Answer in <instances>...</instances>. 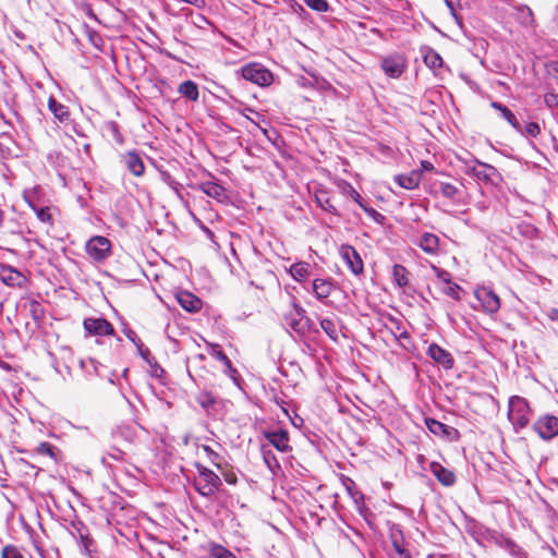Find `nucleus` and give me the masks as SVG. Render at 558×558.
Here are the masks:
<instances>
[{
  "instance_id": "nucleus-25",
  "label": "nucleus",
  "mask_w": 558,
  "mask_h": 558,
  "mask_svg": "<svg viewBox=\"0 0 558 558\" xmlns=\"http://www.w3.org/2000/svg\"><path fill=\"white\" fill-rule=\"evenodd\" d=\"M490 106L499 111L501 118L505 119L515 131L521 130L520 121L508 107L498 101H493Z\"/></svg>"
},
{
  "instance_id": "nucleus-18",
  "label": "nucleus",
  "mask_w": 558,
  "mask_h": 558,
  "mask_svg": "<svg viewBox=\"0 0 558 558\" xmlns=\"http://www.w3.org/2000/svg\"><path fill=\"white\" fill-rule=\"evenodd\" d=\"M476 163H477V167L474 166L472 168H469V170L466 172L469 174L474 175L476 179H478L481 181L492 182L493 177L497 173L496 168L490 165L481 162V161H476Z\"/></svg>"
},
{
  "instance_id": "nucleus-29",
  "label": "nucleus",
  "mask_w": 558,
  "mask_h": 558,
  "mask_svg": "<svg viewBox=\"0 0 558 558\" xmlns=\"http://www.w3.org/2000/svg\"><path fill=\"white\" fill-rule=\"evenodd\" d=\"M35 452L41 456H48L54 462H59L61 459V451L53 445L47 441L40 442L36 448Z\"/></svg>"
},
{
  "instance_id": "nucleus-13",
  "label": "nucleus",
  "mask_w": 558,
  "mask_h": 558,
  "mask_svg": "<svg viewBox=\"0 0 558 558\" xmlns=\"http://www.w3.org/2000/svg\"><path fill=\"white\" fill-rule=\"evenodd\" d=\"M264 437L280 452H290L292 447L289 444V433L286 429L266 430Z\"/></svg>"
},
{
  "instance_id": "nucleus-32",
  "label": "nucleus",
  "mask_w": 558,
  "mask_h": 558,
  "mask_svg": "<svg viewBox=\"0 0 558 558\" xmlns=\"http://www.w3.org/2000/svg\"><path fill=\"white\" fill-rule=\"evenodd\" d=\"M439 190L444 197L458 202L460 199L461 191L458 186L448 183V182H440L439 183Z\"/></svg>"
},
{
  "instance_id": "nucleus-19",
  "label": "nucleus",
  "mask_w": 558,
  "mask_h": 558,
  "mask_svg": "<svg viewBox=\"0 0 558 558\" xmlns=\"http://www.w3.org/2000/svg\"><path fill=\"white\" fill-rule=\"evenodd\" d=\"M48 109L52 112L53 117L63 124H68L71 120L69 108L59 102L54 97L50 96L48 99Z\"/></svg>"
},
{
  "instance_id": "nucleus-55",
  "label": "nucleus",
  "mask_w": 558,
  "mask_h": 558,
  "mask_svg": "<svg viewBox=\"0 0 558 558\" xmlns=\"http://www.w3.org/2000/svg\"><path fill=\"white\" fill-rule=\"evenodd\" d=\"M151 376L160 378L165 371L158 365V363L153 359L151 361Z\"/></svg>"
},
{
  "instance_id": "nucleus-2",
  "label": "nucleus",
  "mask_w": 558,
  "mask_h": 558,
  "mask_svg": "<svg viewBox=\"0 0 558 558\" xmlns=\"http://www.w3.org/2000/svg\"><path fill=\"white\" fill-rule=\"evenodd\" d=\"M508 417L515 428H524L530 422V407L527 401L519 396L509 400Z\"/></svg>"
},
{
  "instance_id": "nucleus-57",
  "label": "nucleus",
  "mask_w": 558,
  "mask_h": 558,
  "mask_svg": "<svg viewBox=\"0 0 558 558\" xmlns=\"http://www.w3.org/2000/svg\"><path fill=\"white\" fill-rule=\"evenodd\" d=\"M547 317L553 322H558V308H549L547 311Z\"/></svg>"
},
{
  "instance_id": "nucleus-49",
  "label": "nucleus",
  "mask_w": 558,
  "mask_h": 558,
  "mask_svg": "<svg viewBox=\"0 0 558 558\" xmlns=\"http://www.w3.org/2000/svg\"><path fill=\"white\" fill-rule=\"evenodd\" d=\"M544 102L545 105L553 109V108H557L558 109V94L556 93H547L544 95Z\"/></svg>"
},
{
  "instance_id": "nucleus-56",
  "label": "nucleus",
  "mask_w": 558,
  "mask_h": 558,
  "mask_svg": "<svg viewBox=\"0 0 558 558\" xmlns=\"http://www.w3.org/2000/svg\"><path fill=\"white\" fill-rule=\"evenodd\" d=\"M225 365V373L229 375L233 380H235V375L238 374L236 369L233 367L230 359L227 363H223Z\"/></svg>"
},
{
  "instance_id": "nucleus-23",
  "label": "nucleus",
  "mask_w": 558,
  "mask_h": 558,
  "mask_svg": "<svg viewBox=\"0 0 558 558\" xmlns=\"http://www.w3.org/2000/svg\"><path fill=\"white\" fill-rule=\"evenodd\" d=\"M124 163L129 171L136 177L144 174L145 166L138 154L129 151L123 156Z\"/></svg>"
},
{
  "instance_id": "nucleus-17",
  "label": "nucleus",
  "mask_w": 558,
  "mask_h": 558,
  "mask_svg": "<svg viewBox=\"0 0 558 558\" xmlns=\"http://www.w3.org/2000/svg\"><path fill=\"white\" fill-rule=\"evenodd\" d=\"M417 246L428 255H437L439 253L440 240L438 235L432 232H424L416 241Z\"/></svg>"
},
{
  "instance_id": "nucleus-11",
  "label": "nucleus",
  "mask_w": 558,
  "mask_h": 558,
  "mask_svg": "<svg viewBox=\"0 0 558 558\" xmlns=\"http://www.w3.org/2000/svg\"><path fill=\"white\" fill-rule=\"evenodd\" d=\"M85 331L95 336H112L114 335L113 326L105 318H85L83 322Z\"/></svg>"
},
{
  "instance_id": "nucleus-39",
  "label": "nucleus",
  "mask_w": 558,
  "mask_h": 558,
  "mask_svg": "<svg viewBox=\"0 0 558 558\" xmlns=\"http://www.w3.org/2000/svg\"><path fill=\"white\" fill-rule=\"evenodd\" d=\"M315 197H316L317 204L319 205V207L322 209H324L325 211L335 214V215L337 214L336 207L331 204L329 197L327 196V194L325 192L316 194Z\"/></svg>"
},
{
  "instance_id": "nucleus-44",
  "label": "nucleus",
  "mask_w": 558,
  "mask_h": 558,
  "mask_svg": "<svg viewBox=\"0 0 558 558\" xmlns=\"http://www.w3.org/2000/svg\"><path fill=\"white\" fill-rule=\"evenodd\" d=\"M202 448L208 460L217 468H220V456L207 445H204Z\"/></svg>"
},
{
  "instance_id": "nucleus-10",
  "label": "nucleus",
  "mask_w": 558,
  "mask_h": 558,
  "mask_svg": "<svg viewBox=\"0 0 558 558\" xmlns=\"http://www.w3.org/2000/svg\"><path fill=\"white\" fill-rule=\"evenodd\" d=\"M340 255L352 274L361 275L364 271L363 260L353 246L349 244L341 245Z\"/></svg>"
},
{
  "instance_id": "nucleus-64",
  "label": "nucleus",
  "mask_w": 558,
  "mask_h": 558,
  "mask_svg": "<svg viewBox=\"0 0 558 558\" xmlns=\"http://www.w3.org/2000/svg\"><path fill=\"white\" fill-rule=\"evenodd\" d=\"M195 359L203 361V360H205V356H204V354H197V355H195Z\"/></svg>"
},
{
  "instance_id": "nucleus-27",
  "label": "nucleus",
  "mask_w": 558,
  "mask_h": 558,
  "mask_svg": "<svg viewBox=\"0 0 558 558\" xmlns=\"http://www.w3.org/2000/svg\"><path fill=\"white\" fill-rule=\"evenodd\" d=\"M395 181L403 189L413 190L417 187L421 182V173L412 171L409 174H399L395 178Z\"/></svg>"
},
{
  "instance_id": "nucleus-42",
  "label": "nucleus",
  "mask_w": 558,
  "mask_h": 558,
  "mask_svg": "<svg viewBox=\"0 0 558 558\" xmlns=\"http://www.w3.org/2000/svg\"><path fill=\"white\" fill-rule=\"evenodd\" d=\"M1 558H24L22 553L14 545H7L2 548Z\"/></svg>"
},
{
  "instance_id": "nucleus-38",
  "label": "nucleus",
  "mask_w": 558,
  "mask_h": 558,
  "mask_svg": "<svg viewBox=\"0 0 558 558\" xmlns=\"http://www.w3.org/2000/svg\"><path fill=\"white\" fill-rule=\"evenodd\" d=\"M517 132L525 137L535 138L541 133V128L536 122H527L524 125L521 124V130Z\"/></svg>"
},
{
  "instance_id": "nucleus-16",
  "label": "nucleus",
  "mask_w": 558,
  "mask_h": 558,
  "mask_svg": "<svg viewBox=\"0 0 558 558\" xmlns=\"http://www.w3.org/2000/svg\"><path fill=\"white\" fill-rule=\"evenodd\" d=\"M302 313L305 310L296 303H293V312L284 315L286 325L292 330L295 336L302 339Z\"/></svg>"
},
{
  "instance_id": "nucleus-14",
  "label": "nucleus",
  "mask_w": 558,
  "mask_h": 558,
  "mask_svg": "<svg viewBox=\"0 0 558 558\" xmlns=\"http://www.w3.org/2000/svg\"><path fill=\"white\" fill-rule=\"evenodd\" d=\"M427 355L445 369H451L454 365L452 354L436 343L429 344Z\"/></svg>"
},
{
  "instance_id": "nucleus-45",
  "label": "nucleus",
  "mask_w": 558,
  "mask_h": 558,
  "mask_svg": "<svg viewBox=\"0 0 558 558\" xmlns=\"http://www.w3.org/2000/svg\"><path fill=\"white\" fill-rule=\"evenodd\" d=\"M37 218L45 223H51V215L48 207H34Z\"/></svg>"
},
{
  "instance_id": "nucleus-43",
  "label": "nucleus",
  "mask_w": 558,
  "mask_h": 558,
  "mask_svg": "<svg viewBox=\"0 0 558 558\" xmlns=\"http://www.w3.org/2000/svg\"><path fill=\"white\" fill-rule=\"evenodd\" d=\"M209 354L222 363H227L229 357L222 352L217 343H209Z\"/></svg>"
},
{
  "instance_id": "nucleus-51",
  "label": "nucleus",
  "mask_w": 558,
  "mask_h": 558,
  "mask_svg": "<svg viewBox=\"0 0 558 558\" xmlns=\"http://www.w3.org/2000/svg\"><path fill=\"white\" fill-rule=\"evenodd\" d=\"M137 349L138 354L149 364L151 365L153 359H150V351L148 348H146L143 342H140L137 345H135Z\"/></svg>"
},
{
  "instance_id": "nucleus-48",
  "label": "nucleus",
  "mask_w": 558,
  "mask_h": 558,
  "mask_svg": "<svg viewBox=\"0 0 558 558\" xmlns=\"http://www.w3.org/2000/svg\"><path fill=\"white\" fill-rule=\"evenodd\" d=\"M446 284H447V288L445 289V293L454 300H459L460 299V295H459L460 286L452 281H450V283H446Z\"/></svg>"
},
{
  "instance_id": "nucleus-24",
  "label": "nucleus",
  "mask_w": 558,
  "mask_h": 558,
  "mask_svg": "<svg viewBox=\"0 0 558 558\" xmlns=\"http://www.w3.org/2000/svg\"><path fill=\"white\" fill-rule=\"evenodd\" d=\"M199 190L218 202H223L227 198L226 189L216 182H203L199 185Z\"/></svg>"
},
{
  "instance_id": "nucleus-59",
  "label": "nucleus",
  "mask_w": 558,
  "mask_h": 558,
  "mask_svg": "<svg viewBox=\"0 0 558 558\" xmlns=\"http://www.w3.org/2000/svg\"><path fill=\"white\" fill-rule=\"evenodd\" d=\"M447 4V7L449 8L451 14L453 16H456L454 14V9H456V4L459 2V0H444Z\"/></svg>"
},
{
  "instance_id": "nucleus-60",
  "label": "nucleus",
  "mask_w": 558,
  "mask_h": 558,
  "mask_svg": "<svg viewBox=\"0 0 558 558\" xmlns=\"http://www.w3.org/2000/svg\"><path fill=\"white\" fill-rule=\"evenodd\" d=\"M421 166H422V168H423L424 170H426V171H432V170L434 169L433 163H432V162H429V161H427V160H423V161L421 162Z\"/></svg>"
},
{
  "instance_id": "nucleus-36",
  "label": "nucleus",
  "mask_w": 558,
  "mask_h": 558,
  "mask_svg": "<svg viewBox=\"0 0 558 558\" xmlns=\"http://www.w3.org/2000/svg\"><path fill=\"white\" fill-rule=\"evenodd\" d=\"M160 177L161 180L178 195V197L182 198L181 190L183 189V185L178 182L168 171H160Z\"/></svg>"
},
{
  "instance_id": "nucleus-3",
  "label": "nucleus",
  "mask_w": 558,
  "mask_h": 558,
  "mask_svg": "<svg viewBox=\"0 0 558 558\" xmlns=\"http://www.w3.org/2000/svg\"><path fill=\"white\" fill-rule=\"evenodd\" d=\"M241 73L244 80L263 87L270 85L274 80L272 73L258 63L244 65Z\"/></svg>"
},
{
  "instance_id": "nucleus-53",
  "label": "nucleus",
  "mask_w": 558,
  "mask_h": 558,
  "mask_svg": "<svg viewBox=\"0 0 558 558\" xmlns=\"http://www.w3.org/2000/svg\"><path fill=\"white\" fill-rule=\"evenodd\" d=\"M123 332L125 337L134 343V345H137L140 342H142V340L137 337L136 332L131 328L124 327Z\"/></svg>"
},
{
  "instance_id": "nucleus-6",
  "label": "nucleus",
  "mask_w": 558,
  "mask_h": 558,
  "mask_svg": "<svg viewBox=\"0 0 558 558\" xmlns=\"http://www.w3.org/2000/svg\"><path fill=\"white\" fill-rule=\"evenodd\" d=\"M475 296L481 303L484 312L487 314H495L500 308L499 296L487 287H480L475 290Z\"/></svg>"
},
{
  "instance_id": "nucleus-41",
  "label": "nucleus",
  "mask_w": 558,
  "mask_h": 558,
  "mask_svg": "<svg viewBox=\"0 0 558 558\" xmlns=\"http://www.w3.org/2000/svg\"><path fill=\"white\" fill-rule=\"evenodd\" d=\"M304 3L314 11L327 12L329 4L326 0H303Z\"/></svg>"
},
{
  "instance_id": "nucleus-21",
  "label": "nucleus",
  "mask_w": 558,
  "mask_h": 558,
  "mask_svg": "<svg viewBox=\"0 0 558 558\" xmlns=\"http://www.w3.org/2000/svg\"><path fill=\"white\" fill-rule=\"evenodd\" d=\"M430 472L445 486H452L456 482L454 473L438 462L430 463Z\"/></svg>"
},
{
  "instance_id": "nucleus-62",
  "label": "nucleus",
  "mask_w": 558,
  "mask_h": 558,
  "mask_svg": "<svg viewBox=\"0 0 558 558\" xmlns=\"http://www.w3.org/2000/svg\"><path fill=\"white\" fill-rule=\"evenodd\" d=\"M110 125H111V129H112L113 133L119 135L118 125L114 122H112Z\"/></svg>"
},
{
  "instance_id": "nucleus-28",
  "label": "nucleus",
  "mask_w": 558,
  "mask_h": 558,
  "mask_svg": "<svg viewBox=\"0 0 558 558\" xmlns=\"http://www.w3.org/2000/svg\"><path fill=\"white\" fill-rule=\"evenodd\" d=\"M178 92L192 101H197L199 97L198 86L193 81H184L179 85Z\"/></svg>"
},
{
  "instance_id": "nucleus-52",
  "label": "nucleus",
  "mask_w": 558,
  "mask_h": 558,
  "mask_svg": "<svg viewBox=\"0 0 558 558\" xmlns=\"http://www.w3.org/2000/svg\"><path fill=\"white\" fill-rule=\"evenodd\" d=\"M433 269L435 270L436 272V276L444 282V283H450L451 280V276L448 271L444 270V269H440L438 267H433Z\"/></svg>"
},
{
  "instance_id": "nucleus-58",
  "label": "nucleus",
  "mask_w": 558,
  "mask_h": 558,
  "mask_svg": "<svg viewBox=\"0 0 558 558\" xmlns=\"http://www.w3.org/2000/svg\"><path fill=\"white\" fill-rule=\"evenodd\" d=\"M89 364L95 372H97V362L93 359H89L88 361H81V366L85 368Z\"/></svg>"
},
{
  "instance_id": "nucleus-61",
  "label": "nucleus",
  "mask_w": 558,
  "mask_h": 558,
  "mask_svg": "<svg viewBox=\"0 0 558 558\" xmlns=\"http://www.w3.org/2000/svg\"><path fill=\"white\" fill-rule=\"evenodd\" d=\"M291 9L295 12L303 11V7L294 0H291Z\"/></svg>"
},
{
  "instance_id": "nucleus-8",
  "label": "nucleus",
  "mask_w": 558,
  "mask_h": 558,
  "mask_svg": "<svg viewBox=\"0 0 558 558\" xmlns=\"http://www.w3.org/2000/svg\"><path fill=\"white\" fill-rule=\"evenodd\" d=\"M389 539L393 549L390 558H411L410 551L405 548L403 532L399 525L390 526Z\"/></svg>"
},
{
  "instance_id": "nucleus-1",
  "label": "nucleus",
  "mask_w": 558,
  "mask_h": 558,
  "mask_svg": "<svg viewBox=\"0 0 558 558\" xmlns=\"http://www.w3.org/2000/svg\"><path fill=\"white\" fill-rule=\"evenodd\" d=\"M198 476L194 481L195 489L205 497L213 496L221 485L220 477L211 470L197 465Z\"/></svg>"
},
{
  "instance_id": "nucleus-30",
  "label": "nucleus",
  "mask_w": 558,
  "mask_h": 558,
  "mask_svg": "<svg viewBox=\"0 0 558 558\" xmlns=\"http://www.w3.org/2000/svg\"><path fill=\"white\" fill-rule=\"evenodd\" d=\"M289 271L294 280L302 281L310 276L311 265L306 262H299L292 264Z\"/></svg>"
},
{
  "instance_id": "nucleus-31",
  "label": "nucleus",
  "mask_w": 558,
  "mask_h": 558,
  "mask_svg": "<svg viewBox=\"0 0 558 558\" xmlns=\"http://www.w3.org/2000/svg\"><path fill=\"white\" fill-rule=\"evenodd\" d=\"M392 277H393V281L400 288H405L409 284V271L402 265L397 264L393 266Z\"/></svg>"
},
{
  "instance_id": "nucleus-33",
  "label": "nucleus",
  "mask_w": 558,
  "mask_h": 558,
  "mask_svg": "<svg viewBox=\"0 0 558 558\" xmlns=\"http://www.w3.org/2000/svg\"><path fill=\"white\" fill-rule=\"evenodd\" d=\"M208 556L209 558H236L229 549L216 543L208 545Z\"/></svg>"
},
{
  "instance_id": "nucleus-20",
  "label": "nucleus",
  "mask_w": 558,
  "mask_h": 558,
  "mask_svg": "<svg viewBox=\"0 0 558 558\" xmlns=\"http://www.w3.org/2000/svg\"><path fill=\"white\" fill-rule=\"evenodd\" d=\"M177 300L179 304L187 312L196 313L202 308L201 299L187 291L178 293Z\"/></svg>"
},
{
  "instance_id": "nucleus-9",
  "label": "nucleus",
  "mask_w": 558,
  "mask_h": 558,
  "mask_svg": "<svg viewBox=\"0 0 558 558\" xmlns=\"http://www.w3.org/2000/svg\"><path fill=\"white\" fill-rule=\"evenodd\" d=\"M489 541H492L498 547L507 550L514 558H525L526 554L524 550L511 538L506 535L493 531L489 533Z\"/></svg>"
},
{
  "instance_id": "nucleus-7",
  "label": "nucleus",
  "mask_w": 558,
  "mask_h": 558,
  "mask_svg": "<svg viewBox=\"0 0 558 558\" xmlns=\"http://www.w3.org/2000/svg\"><path fill=\"white\" fill-rule=\"evenodd\" d=\"M425 424L432 434L445 440L458 441L460 438V433L457 428L446 425L435 418H425Z\"/></svg>"
},
{
  "instance_id": "nucleus-46",
  "label": "nucleus",
  "mask_w": 558,
  "mask_h": 558,
  "mask_svg": "<svg viewBox=\"0 0 558 558\" xmlns=\"http://www.w3.org/2000/svg\"><path fill=\"white\" fill-rule=\"evenodd\" d=\"M302 339L311 331H317L315 329V325L313 320L305 315V313H302Z\"/></svg>"
},
{
  "instance_id": "nucleus-22",
  "label": "nucleus",
  "mask_w": 558,
  "mask_h": 558,
  "mask_svg": "<svg viewBox=\"0 0 558 558\" xmlns=\"http://www.w3.org/2000/svg\"><path fill=\"white\" fill-rule=\"evenodd\" d=\"M196 401L207 415H213L219 403V399L207 390L199 391L196 396Z\"/></svg>"
},
{
  "instance_id": "nucleus-4",
  "label": "nucleus",
  "mask_w": 558,
  "mask_h": 558,
  "mask_svg": "<svg viewBox=\"0 0 558 558\" xmlns=\"http://www.w3.org/2000/svg\"><path fill=\"white\" fill-rule=\"evenodd\" d=\"M533 430L544 440H550L558 435V417L550 414L539 416L533 424Z\"/></svg>"
},
{
  "instance_id": "nucleus-26",
  "label": "nucleus",
  "mask_w": 558,
  "mask_h": 558,
  "mask_svg": "<svg viewBox=\"0 0 558 558\" xmlns=\"http://www.w3.org/2000/svg\"><path fill=\"white\" fill-rule=\"evenodd\" d=\"M332 288V282L327 279L318 278L312 283L313 292L318 300L327 299L330 295Z\"/></svg>"
},
{
  "instance_id": "nucleus-15",
  "label": "nucleus",
  "mask_w": 558,
  "mask_h": 558,
  "mask_svg": "<svg viewBox=\"0 0 558 558\" xmlns=\"http://www.w3.org/2000/svg\"><path fill=\"white\" fill-rule=\"evenodd\" d=\"M0 280L8 287L22 288L26 281V278L16 268L7 265H0Z\"/></svg>"
},
{
  "instance_id": "nucleus-47",
  "label": "nucleus",
  "mask_w": 558,
  "mask_h": 558,
  "mask_svg": "<svg viewBox=\"0 0 558 558\" xmlns=\"http://www.w3.org/2000/svg\"><path fill=\"white\" fill-rule=\"evenodd\" d=\"M191 23L198 28H205L206 25H209V20L203 14L196 13L195 15H191Z\"/></svg>"
},
{
  "instance_id": "nucleus-37",
  "label": "nucleus",
  "mask_w": 558,
  "mask_h": 558,
  "mask_svg": "<svg viewBox=\"0 0 558 558\" xmlns=\"http://www.w3.org/2000/svg\"><path fill=\"white\" fill-rule=\"evenodd\" d=\"M263 460L266 463L267 468L275 473L277 469L280 468L279 462L276 456L272 453L270 449H267L266 446H262Z\"/></svg>"
},
{
  "instance_id": "nucleus-40",
  "label": "nucleus",
  "mask_w": 558,
  "mask_h": 558,
  "mask_svg": "<svg viewBox=\"0 0 558 558\" xmlns=\"http://www.w3.org/2000/svg\"><path fill=\"white\" fill-rule=\"evenodd\" d=\"M424 62L430 69H438L442 65L441 57L434 50H429L424 56Z\"/></svg>"
},
{
  "instance_id": "nucleus-35",
  "label": "nucleus",
  "mask_w": 558,
  "mask_h": 558,
  "mask_svg": "<svg viewBox=\"0 0 558 558\" xmlns=\"http://www.w3.org/2000/svg\"><path fill=\"white\" fill-rule=\"evenodd\" d=\"M320 327L330 339L335 341L338 339L337 323L333 318L327 317L320 319Z\"/></svg>"
},
{
  "instance_id": "nucleus-5",
  "label": "nucleus",
  "mask_w": 558,
  "mask_h": 558,
  "mask_svg": "<svg viewBox=\"0 0 558 558\" xmlns=\"http://www.w3.org/2000/svg\"><path fill=\"white\" fill-rule=\"evenodd\" d=\"M111 243L101 235L92 238L86 243V252L96 262L105 260L110 255Z\"/></svg>"
},
{
  "instance_id": "nucleus-12",
  "label": "nucleus",
  "mask_w": 558,
  "mask_h": 558,
  "mask_svg": "<svg viewBox=\"0 0 558 558\" xmlns=\"http://www.w3.org/2000/svg\"><path fill=\"white\" fill-rule=\"evenodd\" d=\"M407 66L405 59L401 54L388 56L381 61V69L391 78L400 77Z\"/></svg>"
},
{
  "instance_id": "nucleus-50",
  "label": "nucleus",
  "mask_w": 558,
  "mask_h": 558,
  "mask_svg": "<svg viewBox=\"0 0 558 558\" xmlns=\"http://www.w3.org/2000/svg\"><path fill=\"white\" fill-rule=\"evenodd\" d=\"M368 217H371L374 221L376 222H381L384 220V216L378 213L376 209H374L373 207H368L367 205L363 206L362 208Z\"/></svg>"
},
{
  "instance_id": "nucleus-54",
  "label": "nucleus",
  "mask_w": 558,
  "mask_h": 558,
  "mask_svg": "<svg viewBox=\"0 0 558 558\" xmlns=\"http://www.w3.org/2000/svg\"><path fill=\"white\" fill-rule=\"evenodd\" d=\"M350 187V196L352 197V199L361 207L363 208V206H365L366 204L364 203L362 196L360 195L359 192H356L351 185L349 186Z\"/></svg>"
},
{
  "instance_id": "nucleus-34",
  "label": "nucleus",
  "mask_w": 558,
  "mask_h": 558,
  "mask_svg": "<svg viewBox=\"0 0 558 558\" xmlns=\"http://www.w3.org/2000/svg\"><path fill=\"white\" fill-rule=\"evenodd\" d=\"M135 435V429L130 425H120L112 432L113 438H121L128 442H132Z\"/></svg>"
},
{
  "instance_id": "nucleus-63",
  "label": "nucleus",
  "mask_w": 558,
  "mask_h": 558,
  "mask_svg": "<svg viewBox=\"0 0 558 558\" xmlns=\"http://www.w3.org/2000/svg\"><path fill=\"white\" fill-rule=\"evenodd\" d=\"M477 208L481 209V210H484L486 208V206L484 205V203H478L477 205Z\"/></svg>"
}]
</instances>
